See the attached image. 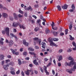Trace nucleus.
Here are the masks:
<instances>
[{
  "mask_svg": "<svg viewBox=\"0 0 76 76\" xmlns=\"http://www.w3.org/2000/svg\"><path fill=\"white\" fill-rule=\"evenodd\" d=\"M66 71L67 72L69 73H70L71 74H72V70H71L67 69L66 70Z\"/></svg>",
  "mask_w": 76,
  "mask_h": 76,
  "instance_id": "bb28decb",
  "label": "nucleus"
},
{
  "mask_svg": "<svg viewBox=\"0 0 76 76\" xmlns=\"http://www.w3.org/2000/svg\"><path fill=\"white\" fill-rule=\"evenodd\" d=\"M67 7L68 6L66 4H65L64 5V6H62V8L63 9H67Z\"/></svg>",
  "mask_w": 76,
  "mask_h": 76,
  "instance_id": "f3484780",
  "label": "nucleus"
},
{
  "mask_svg": "<svg viewBox=\"0 0 76 76\" xmlns=\"http://www.w3.org/2000/svg\"><path fill=\"white\" fill-rule=\"evenodd\" d=\"M59 53H61L63 52V50L60 49L58 51Z\"/></svg>",
  "mask_w": 76,
  "mask_h": 76,
  "instance_id": "c03bdc74",
  "label": "nucleus"
},
{
  "mask_svg": "<svg viewBox=\"0 0 76 76\" xmlns=\"http://www.w3.org/2000/svg\"><path fill=\"white\" fill-rule=\"evenodd\" d=\"M6 33V34L8 37H9V28L8 27H6L4 31H2V33L3 35H5V34Z\"/></svg>",
  "mask_w": 76,
  "mask_h": 76,
  "instance_id": "f257e3e1",
  "label": "nucleus"
},
{
  "mask_svg": "<svg viewBox=\"0 0 76 76\" xmlns=\"http://www.w3.org/2000/svg\"><path fill=\"white\" fill-rule=\"evenodd\" d=\"M62 28L60 27L59 29V31H60V32H62Z\"/></svg>",
  "mask_w": 76,
  "mask_h": 76,
  "instance_id": "e2e57ef3",
  "label": "nucleus"
},
{
  "mask_svg": "<svg viewBox=\"0 0 76 76\" xmlns=\"http://www.w3.org/2000/svg\"><path fill=\"white\" fill-rule=\"evenodd\" d=\"M2 65H4V61H2L1 62Z\"/></svg>",
  "mask_w": 76,
  "mask_h": 76,
  "instance_id": "774afa93",
  "label": "nucleus"
},
{
  "mask_svg": "<svg viewBox=\"0 0 76 76\" xmlns=\"http://www.w3.org/2000/svg\"><path fill=\"white\" fill-rule=\"evenodd\" d=\"M5 42L6 43H9V46L10 47H11L13 44V42L12 40H10L9 42V40L7 39H6L5 40Z\"/></svg>",
  "mask_w": 76,
  "mask_h": 76,
  "instance_id": "7ed1b4c3",
  "label": "nucleus"
},
{
  "mask_svg": "<svg viewBox=\"0 0 76 76\" xmlns=\"http://www.w3.org/2000/svg\"><path fill=\"white\" fill-rule=\"evenodd\" d=\"M31 72V75H34V70H29V73H30Z\"/></svg>",
  "mask_w": 76,
  "mask_h": 76,
  "instance_id": "5701e85b",
  "label": "nucleus"
},
{
  "mask_svg": "<svg viewBox=\"0 0 76 76\" xmlns=\"http://www.w3.org/2000/svg\"><path fill=\"white\" fill-rule=\"evenodd\" d=\"M53 40L54 41H58V39L57 38H54L53 39Z\"/></svg>",
  "mask_w": 76,
  "mask_h": 76,
  "instance_id": "c9c22d12",
  "label": "nucleus"
},
{
  "mask_svg": "<svg viewBox=\"0 0 76 76\" xmlns=\"http://www.w3.org/2000/svg\"><path fill=\"white\" fill-rule=\"evenodd\" d=\"M75 69H75V68H71V70L72 72H75Z\"/></svg>",
  "mask_w": 76,
  "mask_h": 76,
  "instance_id": "4d7b16f0",
  "label": "nucleus"
},
{
  "mask_svg": "<svg viewBox=\"0 0 76 76\" xmlns=\"http://www.w3.org/2000/svg\"><path fill=\"white\" fill-rule=\"evenodd\" d=\"M72 9H75V5L74 4H72Z\"/></svg>",
  "mask_w": 76,
  "mask_h": 76,
  "instance_id": "37998d69",
  "label": "nucleus"
},
{
  "mask_svg": "<svg viewBox=\"0 0 76 76\" xmlns=\"http://www.w3.org/2000/svg\"><path fill=\"white\" fill-rule=\"evenodd\" d=\"M28 50L29 51H34V49L32 48H28Z\"/></svg>",
  "mask_w": 76,
  "mask_h": 76,
  "instance_id": "c85d7f7f",
  "label": "nucleus"
},
{
  "mask_svg": "<svg viewBox=\"0 0 76 76\" xmlns=\"http://www.w3.org/2000/svg\"><path fill=\"white\" fill-rule=\"evenodd\" d=\"M23 54L24 56H26L27 55V53L26 52H24L23 53Z\"/></svg>",
  "mask_w": 76,
  "mask_h": 76,
  "instance_id": "69168bd1",
  "label": "nucleus"
},
{
  "mask_svg": "<svg viewBox=\"0 0 76 76\" xmlns=\"http://www.w3.org/2000/svg\"><path fill=\"white\" fill-rule=\"evenodd\" d=\"M58 67H60V66H61V63H58Z\"/></svg>",
  "mask_w": 76,
  "mask_h": 76,
  "instance_id": "052dcab7",
  "label": "nucleus"
},
{
  "mask_svg": "<svg viewBox=\"0 0 76 76\" xmlns=\"http://www.w3.org/2000/svg\"><path fill=\"white\" fill-rule=\"evenodd\" d=\"M18 64L19 65H21V64H22V63H21V61H20V59H18Z\"/></svg>",
  "mask_w": 76,
  "mask_h": 76,
  "instance_id": "473e14b6",
  "label": "nucleus"
},
{
  "mask_svg": "<svg viewBox=\"0 0 76 76\" xmlns=\"http://www.w3.org/2000/svg\"><path fill=\"white\" fill-rule=\"evenodd\" d=\"M72 45L74 47H76V43L75 42H72Z\"/></svg>",
  "mask_w": 76,
  "mask_h": 76,
  "instance_id": "79ce46f5",
  "label": "nucleus"
},
{
  "mask_svg": "<svg viewBox=\"0 0 76 76\" xmlns=\"http://www.w3.org/2000/svg\"><path fill=\"white\" fill-rule=\"evenodd\" d=\"M21 74L22 76H25V73H24V72H23V71H22L21 72Z\"/></svg>",
  "mask_w": 76,
  "mask_h": 76,
  "instance_id": "a18cd8bd",
  "label": "nucleus"
},
{
  "mask_svg": "<svg viewBox=\"0 0 76 76\" xmlns=\"http://www.w3.org/2000/svg\"><path fill=\"white\" fill-rule=\"evenodd\" d=\"M11 51L13 54H15V55H19V53L18 52H15V51L14 50H13V49H11Z\"/></svg>",
  "mask_w": 76,
  "mask_h": 76,
  "instance_id": "6e6552de",
  "label": "nucleus"
},
{
  "mask_svg": "<svg viewBox=\"0 0 76 76\" xmlns=\"http://www.w3.org/2000/svg\"><path fill=\"white\" fill-rule=\"evenodd\" d=\"M72 27H73V26H72V24H70L69 26V29L70 30H72Z\"/></svg>",
  "mask_w": 76,
  "mask_h": 76,
  "instance_id": "e433bc0d",
  "label": "nucleus"
},
{
  "mask_svg": "<svg viewBox=\"0 0 76 76\" xmlns=\"http://www.w3.org/2000/svg\"><path fill=\"white\" fill-rule=\"evenodd\" d=\"M18 16L19 18H23V15H21L20 14H18Z\"/></svg>",
  "mask_w": 76,
  "mask_h": 76,
  "instance_id": "3c124183",
  "label": "nucleus"
},
{
  "mask_svg": "<svg viewBox=\"0 0 76 76\" xmlns=\"http://www.w3.org/2000/svg\"><path fill=\"white\" fill-rule=\"evenodd\" d=\"M48 41H49V42H50V46L52 45V44L54 43L53 41V39L51 38V37H50L48 39Z\"/></svg>",
  "mask_w": 76,
  "mask_h": 76,
  "instance_id": "20e7f679",
  "label": "nucleus"
},
{
  "mask_svg": "<svg viewBox=\"0 0 76 76\" xmlns=\"http://www.w3.org/2000/svg\"><path fill=\"white\" fill-rule=\"evenodd\" d=\"M24 9H25V10H30L31 12H32L33 10L32 8V7L31 6H29L28 7V8H24Z\"/></svg>",
  "mask_w": 76,
  "mask_h": 76,
  "instance_id": "1a4fd4ad",
  "label": "nucleus"
},
{
  "mask_svg": "<svg viewBox=\"0 0 76 76\" xmlns=\"http://www.w3.org/2000/svg\"><path fill=\"white\" fill-rule=\"evenodd\" d=\"M32 17L34 18H35V19H37V17L35 15H32Z\"/></svg>",
  "mask_w": 76,
  "mask_h": 76,
  "instance_id": "bf43d9fd",
  "label": "nucleus"
},
{
  "mask_svg": "<svg viewBox=\"0 0 76 76\" xmlns=\"http://www.w3.org/2000/svg\"><path fill=\"white\" fill-rule=\"evenodd\" d=\"M50 30L48 29H46V34H48L49 33H50Z\"/></svg>",
  "mask_w": 76,
  "mask_h": 76,
  "instance_id": "72a5a7b5",
  "label": "nucleus"
},
{
  "mask_svg": "<svg viewBox=\"0 0 76 76\" xmlns=\"http://www.w3.org/2000/svg\"><path fill=\"white\" fill-rule=\"evenodd\" d=\"M31 22L32 23H33V24H34V23H35V21H34V20H31Z\"/></svg>",
  "mask_w": 76,
  "mask_h": 76,
  "instance_id": "6e6d98bb",
  "label": "nucleus"
},
{
  "mask_svg": "<svg viewBox=\"0 0 76 76\" xmlns=\"http://www.w3.org/2000/svg\"><path fill=\"white\" fill-rule=\"evenodd\" d=\"M53 35H54L55 36H57L58 35L57 34V32H56L55 31H53Z\"/></svg>",
  "mask_w": 76,
  "mask_h": 76,
  "instance_id": "b1692460",
  "label": "nucleus"
},
{
  "mask_svg": "<svg viewBox=\"0 0 76 76\" xmlns=\"http://www.w3.org/2000/svg\"><path fill=\"white\" fill-rule=\"evenodd\" d=\"M33 39L34 41H38V42H39V45H41V39H39L38 38V37H35Z\"/></svg>",
  "mask_w": 76,
  "mask_h": 76,
  "instance_id": "39448f33",
  "label": "nucleus"
},
{
  "mask_svg": "<svg viewBox=\"0 0 76 76\" xmlns=\"http://www.w3.org/2000/svg\"><path fill=\"white\" fill-rule=\"evenodd\" d=\"M51 65V63L50 62L47 65V67H48L50 66V65Z\"/></svg>",
  "mask_w": 76,
  "mask_h": 76,
  "instance_id": "680f3d73",
  "label": "nucleus"
},
{
  "mask_svg": "<svg viewBox=\"0 0 76 76\" xmlns=\"http://www.w3.org/2000/svg\"><path fill=\"white\" fill-rule=\"evenodd\" d=\"M33 63L35 65H36V66H39V64L38 63V62H37V59L34 60Z\"/></svg>",
  "mask_w": 76,
  "mask_h": 76,
  "instance_id": "ddd939ff",
  "label": "nucleus"
},
{
  "mask_svg": "<svg viewBox=\"0 0 76 76\" xmlns=\"http://www.w3.org/2000/svg\"><path fill=\"white\" fill-rule=\"evenodd\" d=\"M20 73V71L19 70H18V71L16 72V74H17V75H18Z\"/></svg>",
  "mask_w": 76,
  "mask_h": 76,
  "instance_id": "0e129e2a",
  "label": "nucleus"
},
{
  "mask_svg": "<svg viewBox=\"0 0 76 76\" xmlns=\"http://www.w3.org/2000/svg\"><path fill=\"white\" fill-rule=\"evenodd\" d=\"M40 18L41 20H42V19H44V17H43L42 15H40Z\"/></svg>",
  "mask_w": 76,
  "mask_h": 76,
  "instance_id": "de8ad7c7",
  "label": "nucleus"
},
{
  "mask_svg": "<svg viewBox=\"0 0 76 76\" xmlns=\"http://www.w3.org/2000/svg\"><path fill=\"white\" fill-rule=\"evenodd\" d=\"M39 28L38 27H36L34 29V31H35V32H37V31L39 30Z\"/></svg>",
  "mask_w": 76,
  "mask_h": 76,
  "instance_id": "7c9ffc66",
  "label": "nucleus"
},
{
  "mask_svg": "<svg viewBox=\"0 0 76 76\" xmlns=\"http://www.w3.org/2000/svg\"><path fill=\"white\" fill-rule=\"evenodd\" d=\"M0 44L1 45H3L4 44V42L3 41H2L1 40H0Z\"/></svg>",
  "mask_w": 76,
  "mask_h": 76,
  "instance_id": "ea45409f",
  "label": "nucleus"
},
{
  "mask_svg": "<svg viewBox=\"0 0 76 76\" xmlns=\"http://www.w3.org/2000/svg\"><path fill=\"white\" fill-rule=\"evenodd\" d=\"M23 28V29H25L26 28H25V27L23 26V25L21 26V28Z\"/></svg>",
  "mask_w": 76,
  "mask_h": 76,
  "instance_id": "603ef678",
  "label": "nucleus"
},
{
  "mask_svg": "<svg viewBox=\"0 0 76 76\" xmlns=\"http://www.w3.org/2000/svg\"><path fill=\"white\" fill-rule=\"evenodd\" d=\"M19 25L20 28L22 29V25L20 24L19 22H14L12 24V26L13 27H17Z\"/></svg>",
  "mask_w": 76,
  "mask_h": 76,
  "instance_id": "f03ea898",
  "label": "nucleus"
},
{
  "mask_svg": "<svg viewBox=\"0 0 76 76\" xmlns=\"http://www.w3.org/2000/svg\"><path fill=\"white\" fill-rule=\"evenodd\" d=\"M5 61V63L6 64L8 63H9V62H10V59L7 60Z\"/></svg>",
  "mask_w": 76,
  "mask_h": 76,
  "instance_id": "58836bf2",
  "label": "nucleus"
},
{
  "mask_svg": "<svg viewBox=\"0 0 76 76\" xmlns=\"http://www.w3.org/2000/svg\"><path fill=\"white\" fill-rule=\"evenodd\" d=\"M18 12L20 13H21V14H22V15L23 14V12L21 11L20 9L19 10Z\"/></svg>",
  "mask_w": 76,
  "mask_h": 76,
  "instance_id": "f704fd0d",
  "label": "nucleus"
},
{
  "mask_svg": "<svg viewBox=\"0 0 76 76\" xmlns=\"http://www.w3.org/2000/svg\"><path fill=\"white\" fill-rule=\"evenodd\" d=\"M10 64H11V65H12V66H13V65H14V62H11L10 63Z\"/></svg>",
  "mask_w": 76,
  "mask_h": 76,
  "instance_id": "8fccbe9b",
  "label": "nucleus"
},
{
  "mask_svg": "<svg viewBox=\"0 0 76 76\" xmlns=\"http://www.w3.org/2000/svg\"><path fill=\"white\" fill-rule=\"evenodd\" d=\"M0 58L1 60L4 59V55H0Z\"/></svg>",
  "mask_w": 76,
  "mask_h": 76,
  "instance_id": "a878e982",
  "label": "nucleus"
},
{
  "mask_svg": "<svg viewBox=\"0 0 76 76\" xmlns=\"http://www.w3.org/2000/svg\"><path fill=\"white\" fill-rule=\"evenodd\" d=\"M65 34L67 35V34H68V29H66L65 30Z\"/></svg>",
  "mask_w": 76,
  "mask_h": 76,
  "instance_id": "a19ab883",
  "label": "nucleus"
},
{
  "mask_svg": "<svg viewBox=\"0 0 76 76\" xmlns=\"http://www.w3.org/2000/svg\"><path fill=\"white\" fill-rule=\"evenodd\" d=\"M40 71L42 73H43L44 72V69L42 68H40Z\"/></svg>",
  "mask_w": 76,
  "mask_h": 76,
  "instance_id": "5fc2aeb1",
  "label": "nucleus"
},
{
  "mask_svg": "<svg viewBox=\"0 0 76 76\" xmlns=\"http://www.w3.org/2000/svg\"><path fill=\"white\" fill-rule=\"evenodd\" d=\"M51 26H52V28L53 30H57V27H55L54 28V22H52V24H51Z\"/></svg>",
  "mask_w": 76,
  "mask_h": 76,
  "instance_id": "423d86ee",
  "label": "nucleus"
},
{
  "mask_svg": "<svg viewBox=\"0 0 76 76\" xmlns=\"http://www.w3.org/2000/svg\"><path fill=\"white\" fill-rule=\"evenodd\" d=\"M43 69L44 71H45V72L46 73V75H49V72H48L47 70V67L45 66L43 68Z\"/></svg>",
  "mask_w": 76,
  "mask_h": 76,
  "instance_id": "9d476101",
  "label": "nucleus"
},
{
  "mask_svg": "<svg viewBox=\"0 0 76 76\" xmlns=\"http://www.w3.org/2000/svg\"><path fill=\"white\" fill-rule=\"evenodd\" d=\"M64 35V34L63 32H61L60 34V35H61V36H63Z\"/></svg>",
  "mask_w": 76,
  "mask_h": 76,
  "instance_id": "13d9d810",
  "label": "nucleus"
},
{
  "mask_svg": "<svg viewBox=\"0 0 76 76\" xmlns=\"http://www.w3.org/2000/svg\"><path fill=\"white\" fill-rule=\"evenodd\" d=\"M68 60H72L71 61H72V63H73V61H74V59L72 57L70 56L68 58Z\"/></svg>",
  "mask_w": 76,
  "mask_h": 76,
  "instance_id": "6ab92c4d",
  "label": "nucleus"
},
{
  "mask_svg": "<svg viewBox=\"0 0 76 76\" xmlns=\"http://www.w3.org/2000/svg\"><path fill=\"white\" fill-rule=\"evenodd\" d=\"M63 59V56H60L59 57V58L58 59V61H60L61 60H62Z\"/></svg>",
  "mask_w": 76,
  "mask_h": 76,
  "instance_id": "412c9836",
  "label": "nucleus"
},
{
  "mask_svg": "<svg viewBox=\"0 0 76 76\" xmlns=\"http://www.w3.org/2000/svg\"><path fill=\"white\" fill-rule=\"evenodd\" d=\"M3 67L5 70H7V69H8V67L5 65Z\"/></svg>",
  "mask_w": 76,
  "mask_h": 76,
  "instance_id": "cd10ccee",
  "label": "nucleus"
},
{
  "mask_svg": "<svg viewBox=\"0 0 76 76\" xmlns=\"http://www.w3.org/2000/svg\"><path fill=\"white\" fill-rule=\"evenodd\" d=\"M10 73H11V74H12V75H15V73L14 71H11L10 72Z\"/></svg>",
  "mask_w": 76,
  "mask_h": 76,
  "instance_id": "09e8293b",
  "label": "nucleus"
},
{
  "mask_svg": "<svg viewBox=\"0 0 76 76\" xmlns=\"http://www.w3.org/2000/svg\"><path fill=\"white\" fill-rule=\"evenodd\" d=\"M42 45V48H45V45H46V43H45L44 42H43L41 43Z\"/></svg>",
  "mask_w": 76,
  "mask_h": 76,
  "instance_id": "dca6fc26",
  "label": "nucleus"
},
{
  "mask_svg": "<svg viewBox=\"0 0 76 76\" xmlns=\"http://www.w3.org/2000/svg\"><path fill=\"white\" fill-rule=\"evenodd\" d=\"M72 51V50L70 49H69L68 50H67V52L68 53H70Z\"/></svg>",
  "mask_w": 76,
  "mask_h": 76,
  "instance_id": "864d4df0",
  "label": "nucleus"
},
{
  "mask_svg": "<svg viewBox=\"0 0 76 76\" xmlns=\"http://www.w3.org/2000/svg\"><path fill=\"white\" fill-rule=\"evenodd\" d=\"M69 37H70L69 39L70 40H71V41H73V40H74L75 38H74V37H73L71 35H69Z\"/></svg>",
  "mask_w": 76,
  "mask_h": 76,
  "instance_id": "4be33fe9",
  "label": "nucleus"
},
{
  "mask_svg": "<svg viewBox=\"0 0 76 76\" xmlns=\"http://www.w3.org/2000/svg\"><path fill=\"white\" fill-rule=\"evenodd\" d=\"M29 53L31 55H34V56H35L36 55V54L35 53H34V52H29Z\"/></svg>",
  "mask_w": 76,
  "mask_h": 76,
  "instance_id": "2f4dec72",
  "label": "nucleus"
},
{
  "mask_svg": "<svg viewBox=\"0 0 76 76\" xmlns=\"http://www.w3.org/2000/svg\"><path fill=\"white\" fill-rule=\"evenodd\" d=\"M72 61H70L69 63L65 62V66H66V67H67V66H70L72 65Z\"/></svg>",
  "mask_w": 76,
  "mask_h": 76,
  "instance_id": "0eeeda50",
  "label": "nucleus"
},
{
  "mask_svg": "<svg viewBox=\"0 0 76 76\" xmlns=\"http://www.w3.org/2000/svg\"><path fill=\"white\" fill-rule=\"evenodd\" d=\"M2 16L3 17V18H7L8 16V15L6 13H2Z\"/></svg>",
  "mask_w": 76,
  "mask_h": 76,
  "instance_id": "9b49d317",
  "label": "nucleus"
},
{
  "mask_svg": "<svg viewBox=\"0 0 76 76\" xmlns=\"http://www.w3.org/2000/svg\"><path fill=\"white\" fill-rule=\"evenodd\" d=\"M29 70H30L28 69L27 71H25L24 72V73L26 75H27V76H29Z\"/></svg>",
  "mask_w": 76,
  "mask_h": 76,
  "instance_id": "2eb2a0df",
  "label": "nucleus"
},
{
  "mask_svg": "<svg viewBox=\"0 0 76 76\" xmlns=\"http://www.w3.org/2000/svg\"><path fill=\"white\" fill-rule=\"evenodd\" d=\"M10 20L13 21V17L11 16L10 17Z\"/></svg>",
  "mask_w": 76,
  "mask_h": 76,
  "instance_id": "49530a36",
  "label": "nucleus"
},
{
  "mask_svg": "<svg viewBox=\"0 0 76 76\" xmlns=\"http://www.w3.org/2000/svg\"><path fill=\"white\" fill-rule=\"evenodd\" d=\"M53 45L56 47H58V45L54 43H53V44L52 45H51V46H53Z\"/></svg>",
  "mask_w": 76,
  "mask_h": 76,
  "instance_id": "4c0bfd02",
  "label": "nucleus"
},
{
  "mask_svg": "<svg viewBox=\"0 0 76 76\" xmlns=\"http://www.w3.org/2000/svg\"><path fill=\"white\" fill-rule=\"evenodd\" d=\"M76 63L75 62H73V63H72V65H74L73 68H74L75 69H76Z\"/></svg>",
  "mask_w": 76,
  "mask_h": 76,
  "instance_id": "aec40b11",
  "label": "nucleus"
},
{
  "mask_svg": "<svg viewBox=\"0 0 76 76\" xmlns=\"http://www.w3.org/2000/svg\"><path fill=\"white\" fill-rule=\"evenodd\" d=\"M41 20H40V19H38L37 20V23H39V25H41V24H40V23H41Z\"/></svg>",
  "mask_w": 76,
  "mask_h": 76,
  "instance_id": "c756f323",
  "label": "nucleus"
},
{
  "mask_svg": "<svg viewBox=\"0 0 76 76\" xmlns=\"http://www.w3.org/2000/svg\"><path fill=\"white\" fill-rule=\"evenodd\" d=\"M34 73H35V74H36V75L38 74V71L37 70H35Z\"/></svg>",
  "mask_w": 76,
  "mask_h": 76,
  "instance_id": "338daca9",
  "label": "nucleus"
},
{
  "mask_svg": "<svg viewBox=\"0 0 76 76\" xmlns=\"http://www.w3.org/2000/svg\"><path fill=\"white\" fill-rule=\"evenodd\" d=\"M13 15L15 19L16 20H18V18L17 17V16H18V15H17V14H16V13H14L13 14Z\"/></svg>",
  "mask_w": 76,
  "mask_h": 76,
  "instance_id": "a211bd4d",
  "label": "nucleus"
},
{
  "mask_svg": "<svg viewBox=\"0 0 76 76\" xmlns=\"http://www.w3.org/2000/svg\"><path fill=\"white\" fill-rule=\"evenodd\" d=\"M10 34L11 35V36L12 37H14L15 38L16 40H18L19 39L17 38V37L16 36V35H15V34L13 33H10Z\"/></svg>",
  "mask_w": 76,
  "mask_h": 76,
  "instance_id": "f8f14e48",
  "label": "nucleus"
},
{
  "mask_svg": "<svg viewBox=\"0 0 76 76\" xmlns=\"http://www.w3.org/2000/svg\"><path fill=\"white\" fill-rule=\"evenodd\" d=\"M23 44L26 46H28V43L26 42V40H24L23 41Z\"/></svg>",
  "mask_w": 76,
  "mask_h": 76,
  "instance_id": "4468645a",
  "label": "nucleus"
},
{
  "mask_svg": "<svg viewBox=\"0 0 76 76\" xmlns=\"http://www.w3.org/2000/svg\"><path fill=\"white\" fill-rule=\"evenodd\" d=\"M57 7L59 11H61V7H60V5H58L57 6Z\"/></svg>",
  "mask_w": 76,
  "mask_h": 76,
  "instance_id": "393cba45",
  "label": "nucleus"
}]
</instances>
